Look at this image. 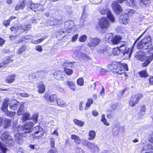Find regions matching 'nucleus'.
<instances>
[{
	"label": "nucleus",
	"mask_w": 153,
	"mask_h": 153,
	"mask_svg": "<svg viewBox=\"0 0 153 153\" xmlns=\"http://www.w3.org/2000/svg\"><path fill=\"white\" fill-rule=\"evenodd\" d=\"M33 122H27L23 126H19L17 128L18 133L23 137L26 136V134L29 133L32 131V127L34 126Z\"/></svg>",
	"instance_id": "f257e3e1"
},
{
	"label": "nucleus",
	"mask_w": 153,
	"mask_h": 153,
	"mask_svg": "<svg viewBox=\"0 0 153 153\" xmlns=\"http://www.w3.org/2000/svg\"><path fill=\"white\" fill-rule=\"evenodd\" d=\"M108 68L111 71L114 73H117L119 74H122L124 71V70L128 71V68L127 64H123L120 66L119 67L115 64H110Z\"/></svg>",
	"instance_id": "f03ea898"
},
{
	"label": "nucleus",
	"mask_w": 153,
	"mask_h": 153,
	"mask_svg": "<svg viewBox=\"0 0 153 153\" xmlns=\"http://www.w3.org/2000/svg\"><path fill=\"white\" fill-rule=\"evenodd\" d=\"M151 39L149 36L144 38L141 41L139 42L137 47L138 48L145 50L147 49L148 47L151 44Z\"/></svg>",
	"instance_id": "7ed1b4c3"
},
{
	"label": "nucleus",
	"mask_w": 153,
	"mask_h": 153,
	"mask_svg": "<svg viewBox=\"0 0 153 153\" xmlns=\"http://www.w3.org/2000/svg\"><path fill=\"white\" fill-rule=\"evenodd\" d=\"M141 94H137L131 97L129 101V105L131 107L134 106L138 103L139 100L143 97Z\"/></svg>",
	"instance_id": "20e7f679"
},
{
	"label": "nucleus",
	"mask_w": 153,
	"mask_h": 153,
	"mask_svg": "<svg viewBox=\"0 0 153 153\" xmlns=\"http://www.w3.org/2000/svg\"><path fill=\"white\" fill-rule=\"evenodd\" d=\"M118 48L120 52H122L124 55L126 54H128L129 57H130L132 53V49H130L128 48H127L125 42H123Z\"/></svg>",
	"instance_id": "39448f33"
},
{
	"label": "nucleus",
	"mask_w": 153,
	"mask_h": 153,
	"mask_svg": "<svg viewBox=\"0 0 153 153\" xmlns=\"http://www.w3.org/2000/svg\"><path fill=\"white\" fill-rule=\"evenodd\" d=\"M64 26L68 32L71 33L74 32V29L75 27V25L73 21L69 20L66 21L64 23Z\"/></svg>",
	"instance_id": "423d86ee"
},
{
	"label": "nucleus",
	"mask_w": 153,
	"mask_h": 153,
	"mask_svg": "<svg viewBox=\"0 0 153 153\" xmlns=\"http://www.w3.org/2000/svg\"><path fill=\"white\" fill-rule=\"evenodd\" d=\"M100 42L101 40L99 38H90L89 39L87 45L92 49L91 48H93L97 46Z\"/></svg>",
	"instance_id": "0eeeda50"
},
{
	"label": "nucleus",
	"mask_w": 153,
	"mask_h": 153,
	"mask_svg": "<svg viewBox=\"0 0 153 153\" xmlns=\"http://www.w3.org/2000/svg\"><path fill=\"white\" fill-rule=\"evenodd\" d=\"M32 130L34 131V135H33V138L37 139L42 137L43 134L42 127L40 126H37L34 127Z\"/></svg>",
	"instance_id": "6e6552de"
},
{
	"label": "nucleus",
	"mask_w": 153,
	"mask_h": 153,
	"mask_svg": "<svg viewBox=\"0 0 153 153\" xmlns=\"http://www.w3.org/2000/svg\"><path fill=\"white\" fill-rule=\"evenodd\" d=\"M63 65V66L64 67V71L67 75H70L73 73V71L72 69H68L66 67H68L69 65H72L75 63L74 62H69L68 61L65 60Z\"/></svg>",
	"instance_id": "1a4fd4ad"
},
{
	"label": "nucleus",
	"mask_w": 153,
	"mask_h": 153,
	"mask_svg": "<svg viewBox=\"0 0 153 153\" xmlns=\"http://www.w3.org/2000/svg\"><path fill=\"white\" fill-rule=\"evenodd\" d=\"M99 25L101 28L105 29L109 26L110 24L107 19L105 17H102L99 22Z\"/></svg>",
	"instance_id": "9d476101"
},
{
	"label": "nucleus",
	"mask_w": 153,
	"mask_h": 153,
	"mask_svg": "<svg viewBox=\"0 0 153 153\" xmlns=\"http://www.w3.org/2000/svg\"><path fill=\"white\" fill-rule=\"evenodd\" d=\"M84 144L85 146H87L89 148L91 149L92 151L98 152L99 149L97 146L94 143L90 142L86 140H85Z\"/></svg>",
	"instance_id": "9b49d317"
},
{
	"label": "nucleus",
	"mask_w": 153,
	"mask_h": 153,
	"mask_svg": "<svg viewBox=\"0 0 153 153\" xmlns=\"http://www.w3.org/2000/svg\"><path fill=\"white\" fill-rule=\"evenodd\" d=\"M111 7L113 11L116 14L120 13L122 10V8L120 5L115 1L112 3L111 4Z\"/></svg>",
	"instance_id": "f8f14e48"
},
{
	"label": "nucleus",
	"mask_w": 153,
	"mask_h": 153,
	"mask_svg": "<svg viewBox=\"0 0 153 153\" xmlns=\"http://www.w3.org/2000/svg\"><path fill=\"white\" fill-rule=\"evenodd\" d=\"M101 13L102 15L107 14V17L110 19L112 22L114 21V17L111 14L109 9L107 8L105 9H103L101 11Z\"/></svg>",
	"instance_id": "ddd939ff"
},
{
	"label": "nucleus",
	"mask_w": 153,
	"mask_h": 153,
	"mask_svg": "<svg viewBox=\"0 0 153 153\" xmlns=\"http://www.w3.org/2000/svg\"><path fill=\"white\" fill-rule=\"evenodd\" d=\"M43 73L42 71H38L36 72L31 74L29 76V79H36L38 77L42 78Z\"/></svg>",
	"instance_id": "4468645a"
},
{
	"label": "nucleus",
	"mask_w": 153,
	"mask_h": 153,
	"mask_svg": "<svg viewBox=\"0 0 153 153\" xmlns=\"http://www.w3.org/2000/svg\"><path fill=\"white\" fill-rule=\"evenodd\" d=\"M141 153H153V148L151 144L145 145L141 152Z\"/></svg>",
	"instance_id": "2eb2a0df"
},
{
	"label": "nucleus",
	"mask_w": 153,
	"mask_h": 153,
	"mask_svg": "<svg viewBox=\"0 0 153 153\" xmlns=\"http://www.w3.org/2000/svg\"><path fill=\"white\" fill-rule=\"evenodd\" d=\"M53 75L55 79L59 80H62L64 77V75L63 74L62 71H55Z\"/></svg>",
	"instance_id": "dca6fc26"
},
{
	"label": "nucleus",
	"mask_w": 153,
	"mask_h": 153,
	"mask_svg": "<svg viewBox=\"0 0 153 153\" xmlns=\"http://www.w3.org/2000/svg\"><path fill=\"white\" fill-rule=\"evenodd\" d=\"M15 101L14 99L11 100V102L9 104V108L13 110H17L19 108L20 106H21V102H18L14 104H12V103Z\"/></svg>",
	"instance_id": "f3484780"
},
{
	"label": "nucleus",
	"mask_w": 153,
	"mask_h": 153,
	"mask_svg": "<svg viewBox=\"0 0 153 153\" xmlns=\"http://www.w3.org/2000/svg\"><path fill=\"white\" fill-rule=\"evenodd\" d=\"M128 16L126 14L120 16L119 21L121 23L124 24H127L129 22Z\"/></svg>",
	"instance_id": "a211bd4d"
},
{
	"label": "nucleus",
	"mask_w": 153,
	"mask_h": 153,
	"mask_svg": "<svg viewBox=\"0 0 153 153\" xmlns=\"http://www.w3.org/2000/svg\"><path fill=\"white\" fill-rule=\"evenodd\" d=\"M31 28V25L30 24H27L24 25H19L18 26L17 29L20 30L21 31L23 32L26 30L27 31L28 29L27 28Z\"/></svg>",
	"instance_id": "6ab92c4d"
},
{
	"label": "nucleus",
	"mask_w": 153,
	"mask_h": 153,
	"mask_svg": "<svg viewBox=\"0 0 153 153\" xmlns=\"http://www.w3.org/2000/svg\"><path fill=\"white\" fill-rule=\"evenodd\" d=\"M12 60H10L9 57L7 58V59L3 61L2 62L0 63V70H1L5 67L9 63L12 62Z\"/></svg>",
	"instance_id": "aec40b11"
},
{
	"label": "nucleus",
	"mask_w": 153,
	"mask_h": 153,
	"mask_svg": "<svg viewBox=\"0 0 153 153\" xmlns=\"http://www.w3.org/2000/svg\"><path fill=\"white\" fill-rule=\"evenodd\" d=\"M122 37L116 35L113 37L111 39L112 43L113 45H115L119 43L121 41Z\"/></svg>",
	"instance_id": "412c9836"
},
{
	"label": "nucleus",
	"mask_w": 153,
	"mask_h": 153,
	"mask_svg": "<svg viewBox=\"0 0 153 153\" xmlns=\"http://www.w3.org/2000/svg\"><path fill=\"white\" fill-rule=\"evenodd\" d=\"M65 85L68 86L70 89L74 91L75 90L76 87L74 83L70 81H68L65 82Z\"/></svg>",
	"instance_id": "4be33fe9"
},
{
	"label": "nucleus",
	"mask_w": 153,
	"mask_h": 153,
	"mask_svg": "<svg viewBox=\"0 0 153 153\" xmlns=\"http://www.w3.org/2000/svg\"><path fill=\"white\" fill-rule=\"evenodd\" d=\"M58 98L56 94H53L51 95L48 99L50 102L53 104H56Z\"/></svg>",
	"instance_id": "5701e85b"
},
{
	"label": "nucleus",
	"mask_w": 153,
	"mask_h": 153,
	"mask_svg": "<svg viewBox=\"0 0 153 153\" xmlns=\"http://www.w3.org/2000/svg\"><path fill=\"white\" fill-rule=\"evenodd\" d=\"M9 101V98H7L4 100L3 102V105L1 109L4 112H5L7 111V108L8 106Z\"/></svg>",
	"instance_id": "b1692460"
},
{
	"label": "nucleus",
	"mask_w": 153,
	"mask_h": 153,
	"mask_svg": "<svg viewBox=\"0 0 153 153\" xmlns=\"http://www.w3.org/2000/svg\"><path fill=\"white\" fill-rule=\"evenodd\" d=\"M134 57L137 59L141 61H143L144 59V56L140 52L135 53L134 55Z\"/></svg>",
	"instance_id": "393cba45"
},
{
	"label": "nucleus",
	"mask_w": 153,
	"mask_h": 153,
	"mask_svg": "<svg viewBox=\"0 0 153 153\" xmlns=\"http://www.w3.org/2000/svg\"><path fill=\"white\" fill-rule=\"evenodd\" d=\"M151 0H140L139 3L141 6L145 7L149 6L151 3Z\"/></svg>",
	"instance_id": "a878e982"
},
{
	"label": "nucleus",
	"mask_w": 153,
	"mask_h": 153,
	"mask_svg": "<svg viewBox=\"0 0 153 153\" xmlns=\"http://www.w3.org/2000/svg\"><path fill=\"white\" fill-rule=\"evenodd\" d=\"M11 137L7 131H5L1 134V138L3 141H5L9 138H10Z\"/></svg>",
	"instance_id": "bb28decb"
},
{
	"label": "nucleus",
	"mask_w": 153,
	"mask_h": 153,
	"mask_svg": "<svg viewBox=\"0 0 153 153\" xmlns=\"http://www.w3.org/2000/svg\"><path fill=\"white\" fill-rule=\"evenodd\" d=\"M56 103L60 106L62 107H65L67 105L66 103L62 99L59 98H58Z\"/></svg>",
	"instance_id": "cd10ccee"
},
{
	"label": "nucleus",
	"mask_w": 153,
	"mask_h": 153,
	"mask_svg": "<svg viewBox=\"0 0 153 153\" xmlns=\"http://www.w3.org/2000/svg\"><path fill=\"white\" fill-rule=\"evenodd\" d=\"M140 76L142 78H145L149 76V74L146 70H143L139 72Z\"/></svg>",
	"instance_id": "c85d7f7f"
},
{
	"label": "nucleus",
	"mask_w": 153,
	"mask_h": 153,
	"mask_svg": "<svg viewBox=\"0 0 153 153\" xmlns=\"http://www.w3.org/2000/svg\"><path fill=\"white\" fill-rule=\"evenodd\" d=\"M15 77L14 74L8 76L6 79V82L10 84L12 83L14 81Z\"/></svg>",
	"instance_id": "c756f323"
},
{
	"label": "nucleus",
	"mask_w": 153,
	"mask_h": 153,
	"mask_svg": "<svg viewBox=\"0 0 153 153\" xmlns=\"http://www.w3.org/2000/svg\"><path fill=\"white\" fill-rule=\"evenodd\" d=\"M121 127L119 125L114 126L113 129V134L114 136H117L119 134Z\"/></svg>",
	"instance_id": "7c9ffc66"
},
{
	"label": "nucleus",
	"mask_w": 153,
	"mask_h": 153,
	"mask_svg": "<svg viewBox=\"0 0 153 153\" xmlns=\"http://www.w3.org/2000/svg\"><path fill=\"white\" fill-rule=\"evenodd\" d=\"M21 106L19 108V110L17 113V115L18 116L21 115L23 114L24 113V111L23 110V107L24 106V103L21 102Z\"/></svg>",
	"instance_id": "2f4dec72"
},
{
	"label": "nucleus",
	"mask_w": 153,
	"mask_h": 153,
	"mask_svg": "<svg viewBox=\"0 0 153 153\" xmlns=\"http://www.w3.org/2000/svg\"><path fill=\"white\" fill-rule=\"evenodd\" d=\"M71 138L74 140V142L77 144H79L81 142V140L79 137L75 134L71 135Z\"/></svg>",
	"instance_id": "473e14b6"
},
{
	"label": "nucleus",
	"mask_w": 153,
	"mask_h": 153,
	"mask_svg": "<svg viewBox=\"0 0 153 153\" xmlns=\"http://www.w3.org/2000/svg\"><path fill=\"white\" fill-rule=\"evenodd\" d=\"M68 33L67 32H66L63 30H61L59 32V35L58 36L62 38H63L66 36Z\"/></svg>",
	"instance_id": "72a5a7b5"
},
{
	"label": "nucleus",
	"mask_w": 153,
	"mask_h": 153,
	"mask_svg": "<svg viewBox=\"0 0 153 153\" xmlns=\"http://www.w3.org/2000/svg\"><path fill=\"white\" fill-rule=\"evenodd\" d=\"M40 5V4H31L30 5V8L32 10L35 12H36V10L39 7Z\"/></svg>",
	"instance_id": "f704fd0d"
},
{
	"label": "nucleus",
	"mask_w": 153,
	"mask_h": 153,
	"mask_svg": "<svg viewBox=\"0 0 153 153\" xmlns=\"http://www.w3.org/2000/svg\"><path fill=\"white\" fill-rule=\"evenodd\" d=\"M135 13V10L133 9H126L125 11V13L128 15V16H132Z\"/></svg>",
	"instance_id": "c9c22d12"
},
{
	"label": "nucleus",
	"mask_w": 153,
	"mask_h": 153,
	"mask_svg": "<svg viewBox=\"0 0 153 153\" xmlns=\"http://www.w3.org/2000/svg\"><path fill=\"white\" fill-rule=\"evenodd\" d=\"M45 91V86L41 82L40 83L39 87L38 92L39 93H43Z\"/></svg>",
	"instance_id": "e433bc0d"
},
{
	"label": "nucleus",
	"mask_w": 153,
	"mask_h": 153,
	"mask_svg": "<svg viewBox=\"0 0 153 153\" xmlns=\"http://www.w3.org/2000/svg\"><path fill=\"white\" fill-rule=\"evenodd\" d=\"M4 125L5 128L9 127L11 125V120L8 119H4Z\"/></svg>",
	"instance_id": "4c0bfd02"
},
{
	"label": "nucleus",
	"mask_w": 153,
	"mask_h": 153,
	"mask_svg": "<svg viewBox=\"0 0 153 153\" xmlns=\"http://www.w3.org/2000/svg\"><path fill=\"white\" fill-rule=\"evenodd\" d=\"M96 135V132L94 131H90L89 134V136L90 137L88 138V139L90 140H93L95 137Z\"/></svg>",
	"instance_id": "58836bf2"
},
{
	"label": "nucleus",
	"mask_w": 153,
	"mask_h": 153,
	"mask_svg": "<svg viewBox=\"0 0 153 153\" xmlns=\"http://www.w3.org/2000/svg\"><path fill=\"white\" fill-rule=\"evenodd\" d=\"M126 5L127 6L134 7L135 6V3L134 0H126Z\"/></svg>",
	"instance_id": "ea45409f"
},
{
	"label": "nucleus",
	"mask_w": 153,
	"mask_h": 153,
	"mask_svg": "<svg viewBox=\"0 0 153 153\" xmlns=\"http://www.w3.org/2000/svg\"><path fill=\"white\" fill-rule=\"evenodd\" d=\"M7 149L1 143H0V153H6Z\"/></svg>",
	"instance_id": "a19ab883"
},
{
	"label": "nucleus",
	"mask_w": 153,
	"mask_h": 153,
	"mask_svg": "<svg viewBox=\"0 0 153 153\" xmlns=\"http://www.w3.org/2000/svg\"><path fill=\"white\" fill-rule=\"evenodd\" d=\"M152 60V58L151 57H149L147 60L144 63H142V66L143 67H145L148 65L151 62Z\"/></svg>",
	"instance_id": "79ce46f5"
},
{
	"label": "nucleus",
	"mask_w": 153,
	"mask_h": 153,
	"mask_svg": "<svg viewBox=\"0 0 153 153\" xmlns=\"http://www.w3.org/2000/svg\"><path fill=\"white\" fill-rule=\"evenodd\" d=\"M11 137L10 138H9L8 140L5 141L6 145L7 146H10L13 145V141Z\"/></svg>",
	"instance_id": "37998d69"
},
{
	"label": "nucleus",
	"mask_w": 153,
	"mask_h": 153,
	"mask_svg": "<svg viewBox=\"0 0 153 153\" xmlns=\"http://www.w3.org/2000/svg\"><path fill=\"white\" fill-rule=\"evenodd\" d=\"M93 101L92 99H88L87 103H86V106L84 108L85 109V110H87L88 108L90 107L91 105L93 104Z\"/></svg>",
	"instance_id": "c03bdc74"
},
{
	"label": "nucleus",
	"mask_w": 153,
	"mask_h": 153,
	"mask_svg": "<svg viewBox=\"0 0 153 153\" xmlns=\"http://www.w3.org/2000/svg\"><path fill=\"white\" fill-rule=\"evenodd\" d=\"M74 122L76 124L80 127L82 126L84 124V122L76 119L74 120Z\"/></svg>",
	"instance_id": "a18cd8bd"
},
{
	"label": "nucleus",
	"mask_w": 153,
	"mask_h": 153,
	"mask_svg": "<svg viewBox=\"0 0 153 153\" xmlns=\"http://www.w3.org/2000/svg\"><path fill=\"white\" fill-rule=\"evenodd\" d=\"M120 53V52L118 47L117 48L114 49L112 51V54L114 56H118Z\"/></svg>",
	"instance_id": "49530a36"
},
{
	"label": "nucleus",
	"mask_w": 153,
	"mask_h": 153,
	"mask_svg": "<svg viewBox=\"0 0 153 153\" xmlns=\"http://www.w3.org/2000/svg\"><path fill=\"white\" fill-rule=\"evenodd\" d=\"M146 111V106L144 105H142L140 109V112L139 114L141 116L143 115L145 113Z\"/></svg>",
	"instance_id": "de8ad7c7"
},
{
	"label": "nucleus",
	"mask_w": 153,
	"mask_h": 153,
	"mask_svg": "<svg viewBox=\"0 0 153 153\" xmlns=\"http://www.w3.org/2000/svg\"><path fill=\"white\" fill-rule=\"evenodd\" d=\"M105 115L104 114H103L102 116L101 121L106 126H109V123L107 122V120L105 118Z\"/></svg>",
	"instance_id": "09e8293b"
},
{
	"label": "nucleus",
	"mask_w": 153,
	"mask_h": 153,
	"mask_svg": "<svg viewBox=\"0 0 153 153\" xmlns=\"http://www.w3.org/2000/svg\"><path fill=\"white\" fill-rule=\"evenodd\" d=\"M77 84L80 86H82L84 84V79L82 78L78 79L77 81Z\"/></svg>",
	"instance_id": "8fccbe9b"
},
{
	"label": "nucleus",
	"mask_w": 153,
	"mask_h": 153,
	"mask_svg": "<svg viewBox=\"0 0 153 153\" xmlns=\"http://www.w3.org/2000/svg\"><path fill=\"white\" fill-rule=\"evenodd\" d=\"M113 34L112 33H109L107 34L105 36V39L108 41L111 40L113 37Z\"/></svg>",
	"instance_id": "3c124183"
},
{
	"label": "nucleus",
	"mask_w": 153,
	"mask_h": 153,
	"mask_svg": "<svg viewBox=\"0 0 153 153\" xmlns=\"http://www.w3.org/2000/svg\"><path fill=\"white\" fill-rule=\"evenodd\" d=\"M30 115L29 113H25L24 114L22 118V119L24 121H25L29 119Z\"/></svg>",
	"instance_id": "603ef678"
},
{
	"label": "nucleus",
	"mask_w": 153,
	"mask_h": 153,
	"mask_svg": "<svg viewBox=\"0 0 153 153\" xmlns=\"http://www.w3.org/2000/svg\"><path fill=\"white\" fill-rule=\"evenodd\" d=\"M46 37H43L42 38H40L34 41L33 42V43L35 44H38L39 43L42 42L45 39H46Z\"/></svg>",
	"instance_id": "864d4df0"
},
{
	"label": "nucleus",
	"mask_w": 153,
	"mask_h": 153,
	"mask_svg": "<svg viewBox=\"0 0 153 153\" xmlns=\"http://www.w3.org/2000/svg\"><path fill=\"white\" fill-rule=\"evenodd\" d=\"M26 49V48L25 46L24 45L22 46L19 49L18 51L17 52L19 54L22 53Z\"/></svg>",
	"instance_id": "5fc2aeb1"
},
{
	"label": "nucleus",
	"mask_w": 153,
	"mask_h": 153,
	"mask_svg": "<svg viewBox=\"0 0 153 153\" xmlns=\"http://www.w3.org/2000/svg\"><path fill=\"white\" fill-rule=\"evenodd\" d=\"M50 145L52 148H54L55 146V141L53 138L51 137L49 139Z\"/></svg>",
	"instance_id": "6e6d98bb"
},
{
	"label": "nucleus",
	"mask_w": 153,
	"mask_h": 153,
	"mask_svg": "<svg viewBox=\"0 0 153 153\" xmlns=\"http://www.w3.org/2000/svg\"><path fill=\"white\" fill-rule=\"evenodd\" d=\"M6 114V115L8 117H12L14 116L16 114V112H12L7 111Z\"/></svg>",
	"instance_id": "4d7b16f0"
},
{
	"label": "nucleus",
	"mask_w": 153,
	"mask_h": 153,
	"mask_svg": "<svg viewBox=\"0 0 153 153\" xmlns=\"http://www.w3.org/2000/svg\"><path fill=\"white\" fill-rule=\"evenodd\" d=\"M87 38V36L86 35H83L79 38V41L81 42H84L86 41Z\"/></svg>",
	"instance_id": "13d9d810"
},
{
	"label": "nucleus",
	"mask_w": 153,
	"mask_h": 153,
	"mask_svg": "<svg viewBox=\"0 0 153 153\" xmlns=\"http://www.w3.org/2000/svg\"><path fill=\"white\" fill-rule=\"evenodd\" d=\"M56 89L62 93H64V92H65L64 89L62 87H60L59 85H57L56 87Z\"/></svg>",
	"instance_id": "bf43d9fd"
},
{
	"label": "nucleus",
	"mask_w": 153,
	"mask_h": 153,
	"mask_svg": "<svg viewBox=\"0 0 153 153\" xmlns=\"http://www.w3.org/2000/svg\"><path fill=\"white\" fill-rule=\"evenodd\" d=\"M38 117V116L37 114H35L33 115L32 117V119L33 121H34V123H35L37 122V119Z\"/></svg>",
	"instance_id": "052dcab7"
},
{
	"label": "nucleus",
	"mask_w": 153,
	"mask_h": 153,
	"mask_svg": "<svg viewBox=\"0 0 153 153\" xmlns=\"http://www.w3.org/2000/svg\"><path fill=\"white\" fill-rule=\"evenodd\" d=\"M48 153H58L57 150L56 149H51L48 152Z\"/></svg>",
	"instance_id": "680f3d73"
},
{
	"label": "nucleus",
	"mask_w": 153,
	"mask_h": 153,
	"mask_svg": "<svg viewBox=\"0 0 153 153\" xmlns=\"http://www.w3.org/2000/svg\"><path fill=\"white\" fill-rule=\"evenodd\" d=\"M35 49L36 51L40 52H41L43 50L42 47L40 45L36 46L35 48Z\"/></svg>",
	"instance_id": "e2e57ef3"
},
{
	"label": "nucleus",
	"mask_w": 153,
	"mask_h": 153,
	"mask_svg": "<svg viewBox=\"0 0 153 153\" xmlns=\"http://www.w3.org/2000/svg\"><path fill=\"white\" fill-rule=\"evenodd\" d=\"M18 95H19L21 97H28L30 96L29 94H26V93H19Z\"/></svg>",
	"instance_id": "0e129e2a"
},
{
	"label": "nucleus",
	"mask_w": 153,
	"mask_h": 153,
	"mask_svg": "<svg viewBox=\"0 0 153 153\" xmlns=\"http://www.w3.org/2000/svg\"><path fill=\"white\" fill-rule=\"evenodd\" d=\"M76 153H84L83 149L81 148H77L76 150Z\"/></svg>",
	"instance_id": "69168bd1"
},
{
	"label": "nucleus",
	"mask_w": 153,
	"mask_h": 153,
	"mask_svg": "<svg viewBox=\"0 0 153 153\" xmlns=\"http://www.w3.org/2000/svg\"><path fill=\"white\" fill-rule=\"evenodd\" d=\"M19 135L22 136H23L19 134V133L18 134H16L15 135V139L16 140L19 141L21 140V138H20Z\"/></svg>",
	"instance_id": "338daca9"
},
{
	"label": "nucleus",
	"mask_w": 153,
	"mask_h": 153,
	"mask_svg": "<svg viewBox=\"0 0 153 153\" xmlns=\"http://www.w3.org/2000/svg\"><path fill=\"white\" fill-rule=\"evenodd\" d=\"M78 36V34H76L74 36L72 39L71 41L72 42H74L76 40L77 37Z\"/></svg>",
	"instance_id": "774afa93"
}]
</instances>
